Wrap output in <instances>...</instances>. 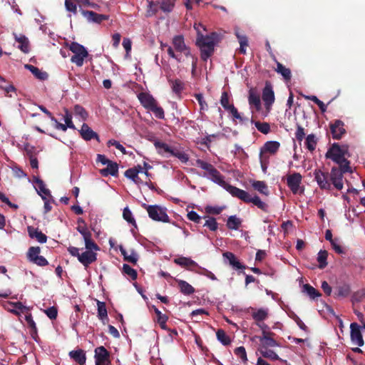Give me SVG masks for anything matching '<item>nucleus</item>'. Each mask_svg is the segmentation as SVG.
<instances>
[{
	"mask_svg": "<svg viewBox=\"0 0 365 365\" xmlns=\"http://www.w3.org/2000/svg\"><path fill=\"white\" fill-rule=\"evenodd\" d=\"M349 156V145L346 144L341 145L337 143H333L325 154L326 158L331 159L339 165L338 167L334 166L331 169V180L334 188L338 190H341L344 187V174L353 173L350 162L346 158Z\"/></svg>",
	"mask_w": 365,
	"mask_h": 365,
	"instance_id": "1",
	"label": "nucleus"
},
{
	"mask_svg": "<svg viewBox=\"0 0 365 365\" xmlns=\"http://www.w3.org/2000/svg\"><path fill=\"white\" fill-rule=\"evenodd\" d=\"M218 34L215 32L204 36L201 32L197 31L196 45L200 48L201 58L203 61H207L213 54Z\"/></svg>",
	"mask_w": 365,
	"mask_h": 365,
	"instance_id": "2",
	"label": "nucleus"
},
{
	"mask_svg": "<svg viewBox=\"0 0 365 365\" xmlns=\"http://www.w3.org/2000/svg\"><path fill=\"white\" fill-rule=\"evenodd\" d=\"M227 190L235 197L239 198L245 203H252L263 212H267L269 210V205L267 202L261 200L257 195H252L247 191L241 190L232 185H228Z\"/></svg>",
	"mask_w": 365,
	"mask_h": 365,
	"instance_id": "3",
	"label": "nucleus"
},
{
	"mask_svg": "<svg viewBox=\"0 0 365 365\" xmlns=\"http://www.w3.org/2000/svg\"><path fill=\"white\" fill-rule=\"evenodd\" d=\"M138 98L141 105L147 110L152 111L154 115L158 119L165 118V112L161 106H158V101L152 95L148 93L142 92L138 95Z\"/></svg>",
	"mask_w": 365,
	"mask_h": 365,
	"instance_id": "4",
	"label": "nucleus"
},
{
	"mask_svg": "<svg viewBox=\"0 0 365 365\" xmlns=\"http://www.w3.org/2000/svg\"><path fill=\"white\" fill-rule=\"evenodd\" d=\"M68 48L74 53L71 58V61L78 67L82 66L84 59L88 56V52L86 48L83 45L75 41L71 42L68 45Z\"/></svg>",
	"mask_w": 365,
	"mask_h": 365,
	"instance_id": "5",
	"label": "nucleus"
},
{
	"mask_svg": "<svg viewBox=\"0 0 365 365\" xmlns=\"http://www.w3.org/2000/svg\"><path fill=\"white\" fill-rule=\"evenodd\" d=\"M314 179L321 190H331L334 187V183L331 180V172H324L320 169H316L314 171Z\"/></svg>",
	"mask_w": 365,
	"mask_h": 365,
	"instance_id": "6",
	"label": "nucleus"
},
{
	"mask_svg": "<svg viewBox=\"0 0 365 365\" xmlns=\"http://www.w3.org/2000/svg\"><path fill=\"white\" fill-rule=\"evenodd\" d=\"M143 207L147 210L149 217L153 220L163 222H170V217L167 215L165 210L161 208L160 206L147 205L144 204Z\"/></svg>",
	"mask_w": 365,
	"mask_h": 365,
	"instance_id": "7",
	"label": "nucleus"
},
{
	"mask_svg": "<svg viewBox=\"0 0 365 365\" xmlns=\"http://www.w3.org/2000/svg\"><path fill=\"white\" fill-rule=\"evenodd\" d=\"M41 249L39 247H29L26 254L27 259L38 266H46L48 262L44 257L39 255Z\"/></svg>",
	"mask_w": 365,
	"mask_h": 365,
	"instance_id": "8",
	"label": "nucleus"
},
{
	"mask_svg": "<svg viewBox=\"0 0 365 365\" xmlns=\"http://www.w3.org/2000/svg\"><path fill=\"white\" fill-rule=\"evenodd\" d=\"M262 98L266 109L269 110L275 101L273 87L269 81L265 82V86L262 90Z\"/></svg>",
	"mask_w": 365,
	"mask_h": 365,
	"instance_id": "9",
	"label": "nucleus"
},
{
	"mask_svg": "<svg viewBox=\"0 0 365 365\" xmlns=\"http://www.w3.org/2000/svg\"><path fill=\"white\" fill-rule=\"evenodd\" d=\"M96 365H110V352L103 346H101L95 349Z\"/></svg>",
	"mask_w": 365,
	"mask_h": 365,
	"instance_id": "10",
	"label": "nucleus"
},
{
	"mask_svg": "<svg viewBox=\"0 0 365 365\" xmlns=\"http://www.w3.org/2000/svg\"><path fill=\"white\" fill-rule=\"evenodd\" d=\"M329 128L332 138L336 140L341 139L346 133L344 123L341 120H335L333 123H331Z\"/></svg>",
	"mask_w": 365,
	"mask_h": 365,
	"instance_id": "11",
	"label": "nucleus"
},
{
	"mask_svg": "<svg viewBox=\"0 0 365 365\" xmlns=\"http://www.w3.org/2000/svg\"><path fill=\"white\" fill-rule=\"evenodd\" d=\"M351 329V342L359 346H362L364 344L362 334L360 329V326L356 323H351L350 325Z\"/></svg>",
	"mask_w": 365,
	"mask_h": 365,
	"instance_id": "12",
	"label": "nucleus"
},
{
	"mask_svg": "<svg viewBox=\"0 0 365 365\" xmlns=\"http://www.w3.org/2000/svg\"><path fill=\"white\" fill-rule=\"evenodd\" d=\"M302 177L299 173H294L287 177V185L294 194L299 192Z\"/></svg>",
	"mask_w": 365,
	"mask_h": 365,
	"instance_id": "13",
	"label": "nucleus"
},
{
	"mask_svg": "<svg viewBox=\"0 0 365 365\" xmlns=\"http://www.w3.org/2000/svg\"><path fill=\"white\" fill-rule=\"evenodd\" d=\"M173 45L176 51L183 53L185 56H191L190 50L185 45L182 36H175L173 38Z\"/></svg>",
	"mask_w": 365,
	"mask_h": 365,
	"instance_id": "14",
	"label": "nucleus"
},
{
	"mask_svg": "<svg viewBox=\"0 0 365 365\" xmlns=\"http://www.w3.org/2000/svg\"><path fill=\"white\" fill-rule=\"evenodd\" d=\"M82 15L86 18L89 22L101 24L103 21L108 19V16L105 14H100L93 11H88L81 9Z\"/></svg>",
	"mask_w": 365,
	"mask_h": 365,
	"instance_id": "15",
	"label": "nucleus"
},
{
	"mask_svg": "<svg viewBox=\"0 0 365 365\" xmlns=\"http://www.w3.org/2000/svg\"><path fill=\"white\" fill-rule=\"evenodd\" d=\"M79 133L81 138L86 141L95 139L97 142L100 143V138L98 133L93 131L88 125L85 123L82 125Z\"/></svg>",
	"mask_w": 365,
	"mask_h": 365,
	"instance_id": "16",
	"label": "nucleus"
},
{
	"mask_svg": "<svg viewBox=\"0 0 365 365\" xmlns=\"http://www.w3.org/2000/svg\"><path fill=\"white\" fill-rule=\"evenodd\" d=\"M280 143L277 141H267L260 149V161L263 160V153H269L274 155L279 149Z\"/></svg>",
	"mask_w": 365,
	"mask_h": 365,
	"instance_id": "17",
	"label": "nucleus"
},
{
	"mask_svg": "<svg viewBox=\"0 0 365 365\" xmlns=\"http://www.w3.org/2000/svg\"><path fill=\"white\" fill-rule=\"evenodd\" d=\"M97 259V254L93 251L86 250L78 256V261L85 267H88L91 264Z\"/></svg>",
	"mask_w": 365,
	"mask_h": 365,
	"instance_id": "18",
	"label": "nucleus"
},
{
	"mask_svg": "<svg viewBox=\"0 0 365 365\" xmlns=\"http://www.w3.org/2000/svg\"><path fill=\"white\" fill-rule=\"evenodd\" d=\"M275 334L272 333H264V336L259 337V341L262 343V346L264 349L268 347L279 346V344L274 339Z\"/></svg>",
	"mask_w": 365,
	"mask_h": 365,
	"instance_id": "19",
	"label": "nucleus"
},
{
	"mask_svg": "<svg viewBox=\"0 0 365 365\" xmlns=\"http://www.w3.org/2000/svg\"><path fill=\"white\" fill-rule=\"evenodd\" d=\"M174 262L176 264H178L181 266L182 267L187 268V269L194 272L196 267H198V264L197 262H195L194 260L191 259L190 258L185 257H180L178 258H175L174 259Z\"/></svg>",
	"mask_w": 365,
	"mask_h": 365,
	"instance_id": "20",
	"label": "nucleus"
},
{
	"mask_svg": "<svg viewBox=\"0 0 365 365\" xmlns=\"http://www.w3.org/2000/svg\"><path fill=\"white\" fill-rule=\"evenodd\" d=\"M14 38L19 43L18 48L24 53H27L30 51L29 41L28 38L23 34H14Z\"/></svg>",
	"mask_w": 365,
	"mask_h": 365,
	"instance_id": "21",
	"label": "nucleus"
},
{
	"mask_svg": "<svg viewBox=\"0 0 365 365\" xmlns=\"http://www.w3.org/2000/svg\"><path fill=\"white\" fill-rule=\"evenodd\" d=\"M203 176L208 178L212 182L218 184L219 185L226 187V189L229 185L225 182L223 175L217 169L212 171L209 175L204 174Z\"/></svg>",
	"mask_w": 365,
	"mask_h": 365,
	"instance_id": "22",
	"label": "nucleus"
},
{
	"mask_svg": "<svg viewBox=\"0 0 365 365\" xmlns=\"http://www.w3.org/2000/svg\"><path fill=\"white\" fill-rule=\"evenodd\" d=\"M28 233L31 238H35L40 243H45L47 241V236L38 228L29 226Z\"/></svg>",
	"mask_w": 365,
	"mask_h": 365,
	"instance_id": "23",
	"label": "nucleus"
},
{
	"mask_svg": "<svg viewBox=\"0 0 365 365\" xmlns=\"http://www.w3.org/2000/svg\"><path fill=\"white\" fill-rule=\"evenodd\" d=\"M100 173L104 177H107L108 175L116 176L118 173V163L110 160V163L107 164V167L106 168L100 170Z\"/></svg>",
	"mask_w": 365,
	"mask_h": 365,
	"instance_id": "24",
	"label": "nucleus"
},
{
	"mask_svg": "<svg viewBox=\"0 0 365 365\" xmlns=\"http://www.w3.org/2000/svg\"><path fill=\"white\" fill-rule=\"evenodd\" d=\"M70 357L80 365H84L86 361V353L83 349H78L69 352Z\"/></svg>",
	"mask_w": 365,
	"mask_h": 365,
	"instance_id": "25",
	"label": "nucleus"
},
{
	"mask_svg": "<svg viewBox=\"0 0 365 365\" xmlns=\"http://www.w3.org/2000/svg\"><path fill=\"white\" fill-rule=\"evenodd\" d=\"M223 256L229 261L230 264L233 268L236 269H245V265L242 264L233 253L227 252L223 254Z\"/></svg>",
	"mask_w": 365,
	"mask_h": 365,
	"instance_id": "26",
	"label": "nucleus"
},
{
	"mask_svg": "<svg viewBox=\"0 0 365 365\" xmlns=\"http://www.w3.org/2000/svg\"><path fill=\"white\" fill-rule=\"evenodd\" d=\"M25 68L29 70L36 78L41 81L46 80L48 77V75L46 72L41 71L38 68L33 65L26 64L25 65Z\"/></svg>",
	"mask_w": 365,
	"mask_h": 365,
	"instance_id": "27",
	"label": "nucleus"
},
{
	"mask_svg": "<svg viewBox=\"0 0 365 365\" xmlns=\"http://www.w3.org/2000/svg\"><path fill=\"white\" fill-rule=\"evenodd\" d=\"M180 292L185 295H190L195 292V288L186 281L176 279Z\"/></svg>",
	"mask_w": 365,
	"mask_h": 365,
	"instance_id": "28",
	"label": "nucleus"
},
{
	"mask_svg": "<svg viewBox=\"0 0 365 365\" xmlns=\"http://www.w3.org/2000/svg\"><path fill=\"white\" fill-rule=\"evenodd\" d=\"M252 186L255 190L265 196H268L269 195L268 186L264 181L254 180L252 182Z\"/></svg>",
	"mask_w": 365,
	"mask_h": 365,
	"instance_id": "29",
	"label": "nucleus"
},
{
	"mask_svg": "<svg viewBox=\"0 0 365 365\" xmlns=\"http://www.w3.org/2000/svg\"><path fill=\"white\" fill-rule=\"evenodd\" d=\"M242 220L236 215H231L227 218L226 226L229 230H237L242 225Z\"/></svg>",
	"mask_w": 365,
	"mask_h": 365,
	"instance_id": "30",
	"label": "nucleus"
},
{
	"mask_svg": "<svg viewBox=\"0 0 365 365\" xmlns=\"http://www.w3.org/2000/svg\"><path fill=\"white\" fill-rule=\"evenodd\" d=\"M25 320L27 322L29 328L30 329V334L31 337L34 340H36V338L38 337L37 327L31 313H29L25 316Z\"/></svg>",
	"mask_w": 365,
	"mask_h": 365,
	"instance_id": "31",
	"label": "nucleus"
},
{
	"mask_svg": "<svg viewBox=\"0 0 365 365\" xmlns=\"http://www.w3.org/2000/svg\"><path fill=\"white\" fill-rule=\"evenodd\" d=\"M276 64L277 68H274V71L277 73L281 74L284 80L286 81H290L292 78V73L289 68H286L284 66H283L281 63L278 62L276 59Z\"/></svg>",
	"mask_w": 365,
	"mask_h": 365,
	"instance_id": "32",
	"label": "nucleus"
},
{
	"mask_svg": "<svg viewBox=\"0 0 365 365\" xmlns=\"http://www.w3.org/2000/svg\"><path fill=\"white\" fill-rule=\"evenodd\" d=\"M248 101L250 106H255L257 110L261 109V101L259 96L252 89L249 91Z\"/></svg>",
	"mask_w": 365,
	"mask_h": 365,
	"instance_id": "33",
	"label": "nucleus"
},
{
	"mask_svg": "<svg viewBox=\"0 0 365 365\" xmlns=\"http://www.w3.org/2000/svg\"><path fill=\"white\" fill-rule=\"evenodd\" d=\"M119 250L120 251L121 255L123 256V259L125 261H127L133 264H135L137 263L138 257L135 252L133 250L130 255H128L125 249L122 245L119 246Z\"/></svg>",
	"mask_w": 365,
	"mask_h": 365,
	"instance_id": "34",
	"label": "nucleus"
},
{
	"mask_svg": "<svg viewBox=\"0 0 365 365\" xmlns=\"http://www.w3.org/2000/svg\"><path fill=\"white\" fill-rule=\"evenodd\" d=\"M235 36H237L238 42L240 45L239 52L242 54H245L246 47L248 46L247 37L245 35L241 34L238 30L235 31Z\"/></svg>",
	"mask_w": 365,
	"mask_h": 365,
	"instance_id": "35",
	"label": "nucleus"
},
{
	"mask_svg": "<svg viewBox=\"0 0 365 365\" xmlns=\"http://www.w3.org/2000/svg\"><path fill=\"white\" fill-rule=\"evenodd\" d=\"M351 293L350 286L347 284H344L336 287L334 292V297H346Z\"/></svg>",
	"mask_w": 365,
	"mask_h": 365,
	"instance_id": "36",
	"label": "nucleus"
},
{
	"mask_svg": "<svg viewBox=\"0 0 365 365\" xmlns=\"http://www.w3.org/2000/svg\"><path fill=\"white\" fill-rule=\"evenodd\" d=\"M168 81L171 86L173 91L178 96L180 95L182 91L185 89L184 83L178 78L169 80Z\"/></svg>",
	"mask_w": 365,
	"mask_h": 365,
	"instance_id": "37",
	"label": "nucleus"
},
{
	"mask_svg": "<svg viewBox=\"0 0 365 365\" xmlns=\"http://www.w3.org/2000/svg\"><path fill=\"white\" fill-rule=\"evenodd\" d=\"M196 166L200 168L201 169L206 171L205 174L209 175L212 171H214L216 168L210 163H207L201 159H197L195 161Z\"/></svg>",
	"mask_w": 365,
	"mask_h": 365,
	"instance_id": "38",
	"label": "nucleus"
},
{
	"mask_svg": "<svg viewBox=\"0 0 365 365\" xmlns=\"http://www.w3.org/2000/svg\"><path fill=\"white\" fill-rule=\"evenodd\" d=\"M155 148L158 150L159 154L163 155V153H171L174 149H172L167 143L156 140L154 143Z\"/></svg>",
	"mask_w": 365,
	"mask_h": 365,
	"instance_id": "39",
	"label": "nucleus"
},
{
	"mask_svg": "<svg viewBox=\"0 0 365 365\" xmlns=\"http://www.w3.org/2000/svg\"><path fill=\"white\" fill-rule=\"evenodd\" d=\"M252 317L257 322H263L268 317V311L264 309H259L252 312Z\"/></svg>",
	"mask_w": 365,
	"mask_h": 365,
	"instance_id": "40",
	"label": "nucleus"
},
{
	"mask_svg": "<svg viewBox=\"0 0 365 365\" xmlns=\"http://www.w3.org/2000/svg\"><path fill=\"white\" fill-rule=\"evenodd\" d=\"M303 292H306L307 294L312 299L321 296L320 292L309 284H306L303 286Z\"/></svg>",
	"mask_w": 365,
	"mask_h": 365,
	"instance_id": "41",
	"label": "nucleus"
},
{
	"mask_svg": "<svg viewBox=\"0 0 365 365\" xmlns=\"http://www.w3.org/2000/svg\"><path fill=\"white\" fill-rule=\"evenodd\" d=\"M85 242V246L87 250L97 251L99 250L98 245L92 240V234L87 235L83 238Z\"/></svg>",
	"mask_w": 365,
	"mask_h": 365,
	"instance_id": "42",
	"label": "nucleus"
},
{
	"mask_svg": "<svg viewBox=\"0 0 365 365\" xmlns=\"http://www.w3.org/2000/svg\"><path fill=\"white\" fill-rule=\"evenodd\" d=\"M328 252L327 250H320L318 253L317 261L319 262V268L324 269L327 265Z\"/></svg>",
	"mask_w": 365,
	"mask_h": 365,
	"instance_id": "43",
	"label": "nucleus"
},
{
	"mask_svg": "<svg viewBox=\"0 0 365 365\" xmlns=\"http://www.w3.org/2000/svg\"><path fill=\"white\" fill-rule=\"evenodd\" d=\"M176 0H160V9L164 12H170L173 11Z\"/></svg>",
	"mask_w": 365,
	"mask_h": 365,
	"instance_id": "44",
	"label": "nucleus"
},
{
	"mask_svg": "<svg viewBox=\"0 0 365 365\" xmlns=\"http://www.w3.org/2000/svg\"><path fill=\"white\" fill-rule=\"evenodd\" d=\"M317 139L314 134H309L307 135L305 141L307 148L310 151L313 152L316 149Z\"/></svg>",
	"mask_w": 365,
	"mask_h": 365,
	"instance_id": "45",
	"label": "nucleus"
},
{
	"mask_svg": "<svg viewBox=\"0 0 365 365\" xmlns=\"http://www.w3.org/2000/svg\"><path fill=\"white\" fill-rule=\"evenodd\" d=\"M216 336L217 340L225 346H227L231 343L230 338L226 334L223 329H218Z\"/></svg>",
	"mask_w": 365,
	"mask_h": 365,
	"instance_id": "46",
	"label": "nucleus"
},
{
	"mask_svg": "<svg viewBox=\"0 0 365 365\" xmlns=\"http://www.w3.org/2000/svg\"><path fill=\"white\" fill-rule=\"evenodd\" d=\"M98 317L100 319L103 320L104 319H108V312L106 306V303L103 302L98 301Z\"/></svg>",
	"mask_w": 365,
	"mask_h": 365,
	"instance_id": "47",
	"label": "nucleus"
},
{
	"mask_svg": "<svg viewBox=\"0 0 365 365\" xmlns=\"http://www.w3.org/2000/svg\"><path fill=\"white\" fill-rule=\"evenodd\" d=\"M123 217L125 220H126L128 223L133 225L135 227H137L136 222L135 218L133 216V214L130 209L126 207L123 209Z\"/></svg>",
	"mask_w": 365,
	"mask_h": 365,
	"instance_id": "48",
	"label": "nucleus"
},
{
	"mask_svg": "<svg viewBox=\"0 0 365 365\" xmlns=\"http://www.w3.org/2000/svg\"><path fill=\"white\" fill-rule=\"evenodd\" d=\"M73 113L76 115H79L83 120H86L88 117V113L86 109L80 106L75 105L73 107Z\"/></svg>",
	"mask_w": 365,
	"mask_h": 365,
	"instance_id": "49",
	"label": "nucleus"
},
{
	"mask_svg": "<svg viewBox=\"0 0 365 365\" xmlns=\"http://www.w3.org/2000/svg\"><path fill=\"white\" fill-rule=\"evenodd\" d=\"M64 115L63 120L65 121V124L71 129L75 130L76 126L72 121V113L67 108L63 109Z\"/></svg>",
	"mask_w": 365,
	"mask_h": 365,
	"instance_id": "50",
	"label": "nucleus"
},
{
	"mask_svg": "<svg viewBox=\"0 0 365 365\" xmlns=\"http://www.w3.org/2000/svg\"><path fill=\"white\" fill-rule=\"evenodd\" d=\"M234 353L244 364L247 362V352L244 346L237 347L234 350Z\"/></svg>",
	"mask_w": 365,
	"mask_h": 365,
	"instance_id": "51",
	"label": "nucleus"
},
{
	"mask_svg": "<svg viewBox=\"0 0 365 365\" xmlns=\"http://www.w3.org/2000/svg\"><path fill=\"white\" fill-rule=\"evenodd\" d=\"M171 155L178 158L183 163H187L189 160L188 155L185 152L180 151L178 149H174L171 153Z\"/></svg>",
	"mask_w": 365,
	"mask_h": 365,
	"instance_id": "52",
	"label": "nucleus"
},
{
	"mask_svg": "<svg viewBox=\"0 0 365 365\" xmlns=\"http://www.w3.org/2000/svg\"><path fill=\"white\" fill-rule=\"evenodd\" d=\"M196 268L197 269H195V272L199 274L206 276L207 277L210 278L212 280H217V277H215V275L210 271L207 270V269L201 267L199 265L198 267H196Z\"/></svg>",
	"mask_w": 365,
	"mask_h": 365,
	"instance_id": "53",
	"label": "nucleus"
},
{
	"mask_svg": "<svg viewBox=\"0 0 365 365\" xmlns=\"http://www.w3.org/2000/svg\"><path fill=\"white\" fill-rule=\"evenodd\" d=\"M24 151L26 153V155L29 158H32L36 157V155L38 153V151L36 150V148L34 146L31 145L29 143H26L24 145Z\"/></svg>",
	"mask_w": 365,
	"mask_h": 365,
	"instance_id": "54",
	"label": "nucleus"
},
{
	"mask_svg": "<svg viewBox=\"0 0 365 365\" xmlns=\"http://www.w3.org/2000/svg\"><path fill=\"white\" fill-rule=\"evenodd\" d=\"M255 125L263 134H267L270 132V125L268 123L256 121L255 122Z\"/></svg>",
	"mask_w": 365,
	"mask_h": 365,
	"instance_id": "55",
	"label": "nucleus"
},
{
	"mask_svg": "<svg viewBox=\"0 0 365 365\" xmlns=\"http://www.w3.org/2000/svg\"><path fill=\"white\" fill-rule=\"evenodd\" d=\"M140 170H138L136 168H129L125 172V176L129 179H131L134 182L137 181L138 179V173Z\"/></svg>",
	"mask_w": 365,
	"mask_h": 365,
	"instance_id": "56",
	"label": "nucleus"
},
{
	"mask_svg": "<svg viewBox=\"0 0 365 365\" xmlns=\"http://www.w3.org/2000/svg\"><path fill=\"white\" fill-rule=\"evenodd\" d=\"M123 272L128 275L132 279L135 280L137 279L138 274L136 270L133 269L130 265L124 264L123 266Z\"/></svg>",
	"mask_w": 365,
	"mask_h": 365,
	"instance_id": "57",
	"label": "nucleus"
},
{
	"mask_svg": "<svg viewBox=\"0 0 365 365\" xmlns=\"http://www.w3.org/2000/svg\"><path fill=\"white\" fill-rule=\"evenodd\" d=\"M205 218H207L205 216ZM204 226L207 227L211 231H216L218 228V223L214 217H207Z\"/></svg>",
	"mask_w": 365,
	"mask_h": 365,
	"instance_id": "58",
	"label": "nucleus"
},
{
	"mask_svg": "<svg viewBox=\"0 0 365 365\" xmlns=\"http://www.w3.org/2000/svg\"><path fill=\"white\" fill-rule=\"evenodd\" d=\"M261 354L264 358H268L272 360H279V356L272 350L265 349L264 351H261Z\"/></svg>",
	"mask_w": 365,
	"mask_h": 365,
	"instance_id": "59",
	"label": "nucleus"
},
{
	"mask_svg": "<svg viewBox=\"0 0 365 365\" xmlns=\"http://www.w3.org/2000/svg\"><path fill=\"white\" fill-rule=\"evenodd\" d=\"M157 317V322L159 324L160 327L163 329H167L166 322L168 319V317L163 314L162 312L158 313V314L156 315Z\"/></svg>",
	"mask_w": 365,
	"mask_h": 365,
	"instance_id": "60",
	"label": "nucleus"
},
{
	"mask_svg": "<svg viewBox=\"0 0 365 365\" xmlns=\"http://www.w3.org/2000/svg\"><path fill=\"white\" fill-rule=\"evenodd\" d=\"M38 189L36 188V190L37 193L41 197V195H43L45 197L46 196H51V192L50 190L46 187V185L42 182V184L38 185Z\"/></svg>",
	"mask_w": 365,
	"mask_h": 365,
	"instance_id": "61",
	"label": "nucleus"
},
{
	"mask_svg": "<svg viewBox=\"0 0 365 365\" xmlns=\"http://www.w3.org/2000/svg\"><path fill=\"white\" fill-rule=\"evenodd\" d=\"M220 103L225 110L231 107V105L229 103V96L227 91L222 93Z\"/></svg>",
	"mask_w": 365,
	"mask_h": 365,
	"instance_id": "62",
	"label": "nucleus"
},
{
	"mask_svg": "<svg viewBox=\"0 0 365 365\" xmlns=\"http://www.w3.org/2000/svg\"><path fill=\"white\" fill-rule=\"evenodd\" d=\"M44 312L50 319H56L58 315V309L54 306L44 310Z\"/></svg>",
	"mask_w": 365,
	"mask_h": 365,
	"instance_id": "63",
	"label": "nucleus"
},
{
	"mask_svg": "<svg viewBox=\"0 0 365 365\" xmlns=\"http://www.w3.org/2000/svg\"><path fill=\"white\" fill-rule=\"evenodd\" d=\"M365 298V289H362L355 292L352 296L353 302H359Z\"/></svg>",
	"mask_w": 365,
	"mask_h": 365,
	"instance_id": "64",
	"label": "nucleus"
}]
</instances>
